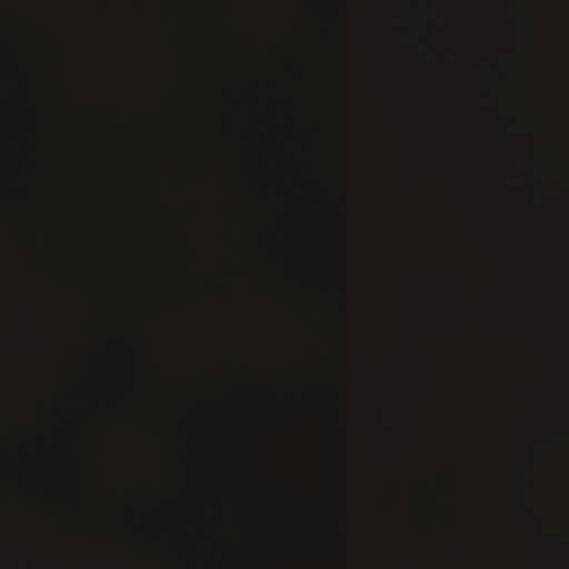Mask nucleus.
I'll return each instance as SVG.
<instances>
[{
  "label": "nucleus",
  "mask_w": 569,
  "mask_h": 569,
  "mask_svg": "<svg viewBox=\"0 0 569 569\" xmlns=\"http://www.w3.org/2000/svg\"><path fill=\"white\" fill-rule=\"evenodd\" d=\"M387 193L383 192V263L389 268V231H390V219H389V201H387Z\"/></svg>",
  "instance_id": "nucleus-1"
},
{
  "label": "nucleus",
  "mask_w": 569,
  "mask_h": 569,
  "mask_svg": "<svg viewBox=\"0 0 569 569\" xmlns=\"http://www.w3.org/2000/svg\"><path fill=\"white\" fill-rule=\"evenodd\" d=\"M383 452L388 456H390L392 453V445H391V441L389 440V438H386V440L383 441Z\"/></svg>",
  "instance_id": "nucleus-2"
},
{
  "label": "nucleus",
  "mask_w": 569,
  "mask_h": 569,
  "mask_svg": "<svg viewBox=\"0 0 569 569\" xmlns=\"http://www.w3.org/2000/svg\"><path fill=\"white\" fill-rule=\"evenodd\" d=\"M393 499L389 498V497H386L383 498V506L386 509L390 510L393 508Z\"/></svg>",
  "instance_id": "nucleus-3"
},
{
  "label": "nucleus",
  "mask_w": 569,
  "mask_h": 569,
  "mask_svg": "<svg viewBox=\"0 0 569 569\" xmlns=\"http://www.w3.org/2000/svg\"><path fill=\"white\" fill-rule=\"evenodd\" d=\"M392 487H393L395 496L399 497V493H400V483H399V481L393 479L392 480Z\"/></svg>",
  "instance_id": "nucleus-4"
},
{
  "label": "nucleus",
  "mask_w": 569,
  "mask_h": 569,
  "mask_svg": "<svg viewBox=\"0 0 569 569\" xmlns=\"http://www.w3.org/2000/svg\"><path fill=\"white\" fill-rule=\"evenodd\" d=\"M385 361H386L388 365H390V363H391V361H392V359H391V357H390L389 355H386V357H385Z\"/></svg>",
  "instance_id": "nucleus-5"
}]
</instances>
